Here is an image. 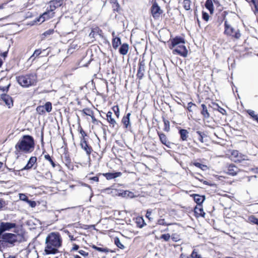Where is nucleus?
Segmentation results:
<instances>
[{
	"label": "nucleus",
	"instance_id": "338daca9",
	"mask_svg": "<svg viewBox=\"0 0 258 258\" xmlns=\"http://www.w3.org/2000/svg\"><path fill=\"white\" fill-rule=\"evenodd\" d=\"M8 53V51H5V52L1 53V55L5 58L7 56Z\"/></svg>",
	"mask_w": 258,
	"mask_h": 258
},
{
	"label": "nucleus",
	"instance_id": "49530a36",
	"mask_svg": "<svg viewBox=\"0 0 258 258\" xmlns=\"http://www.w3.org/2000/svg\"><path fill=\"white\" fill-rule=\"evenodd\" d=\"M36 111L40 114H43L44 113H45L44 107L42 105L37 106V107L36 108Z\"/></svg>",
	"mask_w": 258,
	"mask_h": 258
},
{
	"label": "nucleus",
	"instance_id": "4d7b16f0",
	"mask_svg": "<svg viewBox=\"0 0 258 258\" xmlns=\"http://www.w3.org/2000/svg\"><path fill=\"white\" fill-rule=\"evenodd\" d=\"M192 106H196V105L195 104V103H193L192 102H190L188 103L187 104V109L188 110V111L189 112H192V110L191 109V107Z\"/></svg>",
	"mask_w": 258,
	"mask_h": 258
},
{
	"label": "nucleus",
	"instance_id": "f257e3e1",
	"mask_svg": "<svg viewBox=\"0 0 258 258\" xmlns=\"http://www.w3.org/2000/svg\"><path fill=\"white\" fill-rule=\"evenodd\" d=\"M17 227L15 223L1 222L0 223V251L8 248L14 247L19 242V235L12 233L6 232Z\"/></svg>",
	"mask_w": 258,
	"mask_h": 258
},
{
	"label": "nucleus",
	"instance_id": "8fccbe9b",
	"mask_svg": "<svg viewBox=\"0 0 258 258\" xmlns=\"http://www.w3.org/2000/svg\"><path fill=\"white\" fill-rule=\"evenodd\" d=\"M190 175H191L192 176L194 177L196 179H198V180H199V181H200L201 182V181H203V179H201V178H200V177H199V176H201V177H203V176H202L201 174H199V173H195V174H194V173H190Z\"/></svg>",
	"mask_w": 258,
	"mask_h": 258
},
{
	"label": "nucleus",
	"instance_id": "c756f323",
	"mask_svg": "<svg viewBox=\"0 0 258 258\" xmlns=\"http://www.w3.org/2000/svg\"><path fill=\"white\" fill-rule=\"evenodd\" d=\"M213 105L214 109L215 110H217L219 112H220L223 115H225L226 114V111L224 108L220 107L218 104L214 103H213Z\"/></svg>",
	"mask_w": 258,
	"mask_h": 258
},
{
	"label": "nucleus",
	"instance_id": "0eeeda50",
	"mask_svg": "<svg viewBox=\"0 0 258 258\" xmlns=\"http://www.w3.org/2000/svg\"><path fill=\"white\" fill-rule=\"evenodd\" d=\"M105 190L106 191L108 194H111L112 196H120L124 198H133L135 196L134 194L128 190H120L118 191L116 189H111L110 188H107L105 189Z\"/></svg>",
	"mask_w": 258,
	"mask_h": 258
},
{
	"label": "nucleus",
	"instance_id": "c03bdc74",
	"mask_svg": "<svg viewBox=\"0 0 258 258\" xmlns=\"http://www.w3.org/2000/svg\"><path fill=\"white\" fill-rule=\"evenodd\" d=\"M11 86V84L9 83L6 86H0V90L3 92V93H6L8 92L9 90L10 87Z\"/></svg>",
	"mask_w": 258,
	"mask_h": 258
},
{
	"label": "nucleus",
	"instance_id": "bf43d9fd",
	"mask_svg": "<svg viewBox=\"0 0 258 258\" xmlns=\"http://www.w3.org/2000/svg\"><path fill=\"white\" fill-rule=\"evenodd\" d=\"M101 174H102L101 173H98V174L97 176L90 177V180H92L93 181L98 182L99 181L98 176L101 175Z\"/></svg>",
	"mask_w": 258,
	"mask_h": 258
},
{
	"label": "nucleus",
	"instance_id": "f3484780",
	"mask_svg": "<svg viewBox=\"0 0 258 258\" xmlns=\"http://www.w3.org/2000/svg\"><path fill=\"white\" fill-rule=\"evenodd\" d=\"M239 171V169L234 164H230L227 168L226 173L230 175H236Z\"/></svg>",
	"mask_w": 258,
	"mask_h": 258
},
{
	"label": "nucleus",
	"instance_id": "9b49d317",
	"mask_svg": "<svg viewBox=\"0 0 258 258\" xmlns=\"http://www.w3.org/2000/svg\"><path fill=\"white\" fill-rule=\"evenodd\" d=\"M0 99L5 102L8 108H11L13 106V99L9 95L2 93L1 94Z\"/></svg>",
	"mask_w": 258,
	"mask_h": 258
},
{
	"label": "nucleus",
	"instance_id": "680f3d73",
	"mask_svg": "<svg viewBox=\"0 0 258 258\" xmlns=\"http://www.w3.org/2000/svg\"><path fill=\"white\" fill-rule=\"evenodd\" d=\"M79 247H79V246L78 245H77V244H76L74 243V244H73V247L72 248V249H71V251H76V250H78V249H79Z\"/></svg>",
	"mask_w": 258,
	"mask_h": 258
},
{
	"label": "nucleus",
	"instance_id": "bb28decb",
	"mask_svg": "<svg viewBox=\"0 0 258 258\" xmlns=\"http://www.w3.org/2000/svg\"><path fill=\"white\" fill-rule=\"evenodd\" d=\"M112 43L113 48L115 49H116L119 45L121 44L120 38L118 37L113 38L112 39Z\"/></svg>",
	"mask_w": 258,
	"mask_h": 258
},
{
	"label": "nucleus",
	"instance_id": "473e14b6",
	"mask_svg": "<svg viewBox=\"0 0 258 258\" xmlns=\"http://www.w3.org/2000/svg\"><path fill=\"white\" fill-rule=\"evenodd\" d=\"M192 164L196 167L200 168L203 171H205L208 168L207 165L202 164L199 162H195L192 163Z\"/></svg>",
	"mask_w": 258,
	"mask_h": 258
},
{
	"label": "nucleus",
	"instance_id": "5701e85b",
	"mask_svg": "<svg viewBox=\"0 0 258 258\" xmlns=\"http://www.w3.org/2000/svg\"><path fill=\"white\" fill-rule=\"evenodd\" d=\"M178 132L181 140L183 141H187V139L188 137V132L185 129L180 128Z\"/></svg>",
	"mask_w": 258,
	"mask_h": 258
},
{
	"label": "nucleus",
	"instance_id": "7ed1b4c3",
	"mask_svg": "<svg viewBox=\"0 0 258 258\" xmlns=\"http://www.w3.org/2000/svg\"><path fill=\"white\" fill-rule=\"evenodd\" d=\"M35 148V141L32 136L24 135L15 145V154L18 155L20 153L28 154L32 152Z\"/></svg>",
	"mask_w": 258,
	"mask_h": 258
},
{
	"label": "nucleus",
	"instance_id": "a211bd4d",
	"mask_svg": "<svg viewBox=\"0 0 258 258\" xmlns=\"http://www.w3.org/2000/svg\"><path fill=\"white\" fill-rule=\"evenodd\" d=\"M102 174L105 176L107 180H111L120 176L122 173L120 172H115L102 173Z\"/></svg>",
	"mask_w": 258,
	"mask_h": 258
},
{
	"label": "nucleus",
	"instance_id": "20e7f679",
	"mask_svg": "<svg viewBox=\"0 0 258 258\" xmlns=\"http://www.w3.org/2000/svg\"><path fill=\"white\" fill-rule=\"evenodd\" d=\"M63 0H52L49 2V6L47 7L46 11L44 12L38 19V22H43L45 20L52 18L53 16V11L58 7H60L63 4Z\"/></svg>",
	"mask_w": 258,
	"mask_h": 258
},
{
	"label": "nucleus",
	"instance_id": "79ce46f5",
	"mask_svg": "<svg viewBox=\"0 0 258 258\" xmlns=\"http://www.w3.org/2000/svg\"><path fill=\"white\" fill-rule=\"evenodd\" d=\"M78 130L79 131V133L81 135V139H86L85 137L87 136V134L85 133V132L83 130L82 127H81V125L79 124L78 126Z\"/></svg>",
	"mask_w": 258,
	"mask_h": 258
},
{
	"label": "nucleus",
	"instance_id": "412c9836",
	"mask_svg": "<svg viewBox=\"0 0 258 258\" xmlns=\"http://www.w3.org/2000/svg\"><path fill=\"white\" fill-rule=\"evenodd\" d=\"M131 113H128L125 116H124L122 119L121 122L123 124L125 128H127L130 126V116Z\"/></svg>",
	"mask_w": 258,
	"mask_h": 258
},
{
	"label": "nucleus",
	"instance_id": "13d9d810",
	"mask_svg": "<svg viewBox=\"0 0 258 258\" xmlns=\"http://www.w3.org/2000/svg\"><path fill=\"white\" fill-rule=\"evenodd\" d=\"M159 225H168V224H167L165 221V220L164 219H160L158 220V223H157Z\"/></svg>",
	"mask_w": 258,
	"mask_h": 258
},
{
	"label": "nucleus",
	"instance_id": "aec40b11",
	"mask_svg": "<svg viewBox=\"0 0 258 258\" xmlns=\"http://www.w3.org/2000/svg\"><path fill=\"white\" fill-rule=\"evenodd\" d=\"M194 212L197 216L205 217L206 214L204 212L202 205H197L194 209Z\"/></svg>",
	"mask_w": 258,
	"mask_h": 258
},
{
	"label": "nucleus",
	"instance_id": "39448f33",
	"mask_svg": "<svg viewBox=\"0 0 258 258\" xmlns=\"http://www.w3.org/2000/svg\"><path fill=\"white\" fill-rule=\"evenodd\" d=\"M224 34L231 37L232 38L238 40L241 37L240 31L238 28L232 27L228 22L227 20L224 19Z\"/></svg>",
	"mask_w": 258,
	"mask_h": 258
},
{
	"label": "nucleus",
	"instance_id": "2eb2a0df",
	"mask_svg": "<svg viewBox=\"0 0 258 258\" xmlns=\"http://www.w3.org/2000/svg\"><path fill=\"white\" fill-rule=\"evenodd\" d=\"M37 159L35 156L31 157L28 160L27 164L25 166V167L22 169L23 170H30L33 168V167L36 165L34 169L36 168L37 166Z\"/></svg>",
	"mask_w": 258,
	"mask_h": 258
},
{
	"label": "nucleus",
	"instance_id": "864d4df0",
	"mask_svg": "<svg viewBox=\"0 0 258 258\" xmlns=\"http://www.w3.org/2000/svg\"><path fill=\"white\" fill-rule=\"evenodd\" d=\"M202 18L206 21H208L209 19V14L205 12H202Z\"/></svg>",
	"mask_w": 258,
	"mask_h": 258
},
{
	"label": "nucleus",
	"instance_id": "3c124183",
	"mask_svg": "<svg viewBox=\"0 0 258 258\" xmlns=\"http://www.w3.org/2000/svg\"><path fill=\"white\" fill-rule=\"evenodd\" d=\"M84 114L86 115L91 116V114H93V111L90 109H85L83 110Z\"/></svg>",
	"mask_w": 258,
	"mask_h": 258
},
{
	"label": "nucleus",
	"instance_id": "a18cd8bd",
	"mask_svg": "<svg viewBox=\"0 0 258 258\" xmlns=\"http://www.w3.org/2000/svg\"><path fill=\"white\" fill-rule=\"evenodd\" d=\"M113 111H114L115 115L117 118L119 116V108L118 105L114 106L112 108Z\"/></svg>",
	"mask_w": 258,
	"mask_h": 258
},
{
	"label": "nucleus",
	"instance_id": "b1692460",
	"mask_svg": "<svg viewBox=\"0 0 258 258\" xmlns=\"http://www.w3.org/2000/svg\"><path fill=\"white\" fill-rule=\"evenodd\" d=\"M129 45L127 43H123L119 48V52L122 55H125L128 52Z\"/></svg>",
	"mask_w": 258,
	"mask_h": 258
},
{
	"label": "nucleus",
	"instance_id": "dca6fc26",
	"mask_svg": "<svg viewBox=\"0 0 258 258\" xmlns=\"http://www.w3.org/2000/svg\"><path fill=\"white\" fill-rule=\"evenodd\" d=\"M213 3L217 5H220L218 0H207L205 4L206 8L209 11L211 14H212L214 12Z\"/></svg>",
	"mask_w": 258,
	"mask_h": 258
},
{
	"label": "nucleus",
	"instance_id": "a878e982",
	"mask_svg": "<svg viewBox=\"0 0 258 258\" xmlns=\"http://www.w3.org/2000/svg\"><path fill=\"white\" fill-rule=\"evenodd\" d=\"M135 222L137 226L139 228H142L146 224L144 219L142 217H137L135 219Z\"/></svg>",
	"mask_w": 258,
	"mask_h": 258
},
{
	"label": "nucleus",
	"instance_id": "1a4fd4ad",
	"mask_svg": "<svg viewBox=\"0 0 258 258\" xmlns=\"http://www.w3.org/2000/svg\"><path fill=\"white\" fill-rule=\"evenodd\" d=\"M172 52L174 54H177L180 56L185 57L187 55L188 50L184 44H182L180 45H178L173 49Z\"/></svg>",
	"mask_w": 258,
	"mask_h": 258
},
{
	"label": "nucleus",
	"instance_id": "774afa93",
	"mask_svg": "<svg viewBox=\"0 0 258 258\" xmlns=\"http://www.w3.org/2000/svg\"><path fill=\"white\" fill-rule=\"evenodd\" d=\"M92 118V122L95 123L97 121V120L95 118L93 114H91V116H90Z\"/></svg>",
	"mask_w": 258,
	"mask_h": 258
},
{
	"label": "nucleus",
	"instance_id": "052dcab7",
	"mask_svg": "<svg viewBox=\"0 0 258 258\" xmlns=\"http://www.w3.org/2000/svg\"><path fill=\"white\" fill-rule=\"evenodd\" d=\"M78 252L82 256H87L89 255V253L87 252H86L85 251L83 250H79L78 251Z\"/></svg>",
	"mask_w": 258,
	"mask_h": 258
},
{
	"label": "nucleus",
	"instance_id": "6ab92c4d",
	"mask_svg": "<svg viewBox=\"0 0 258 258\" xmlns=\"http://www.w3.org/2000/svg\"><path fill=\"white\" fill-rule=\"evenodd\" d=\"M192 196L194 198V201L197 204V205H202L206 199V197L205 196L194 194Z\"/></svg>",
	"mask_w": 258,
	"mask_h": 258
},
{
	"label": "nucleus",
	"instance_id": "4c0bfd02",
	"mask_svg": "<svg viewBox=\"0 0 258 258\" xmlns=\"http://www.w3.org/2000/svg\"><path fill=\"white\" fill-rule=\"evenodd\" d=\"M164 124V127L163 128L164 131L167 132H168L170 131V122L168 120L165 119L164 118H163Z\"/></svg>",
	"mask_w": 258,
	"mask_h": 258
},
{
	"label": "nucleus",
	"instance_id": "09e8293b",
	"mask_svg": "<svg viewBox=\"0 0 258 258\" xmlns=\"http://www.w3.org/2000/svg\"><path fill=\"white\" fill-rule=\"evenodd\" d=\"M19 198L21 200L26 202L29 200L27 196L24 194H19Z\"/></svg>",
	"mask_w": 258,
	"mask_h": 258
},
{
	"label": "nucleus",
	"instance_id": "72a5a7b5",
	"mask_svg": "<svg viewBox=\"0 0 258 258\" xmlns=\"http://www.w3.org/2000/svg\"><path fill=\"white\" fill-rule=\"evenodd\" d=\"M91 247L94 249L95 250L98 251H99V252H108L109 251L108 250V249L107 248H102V247H98L95 245H92L91 246Z\"/></svg>",
	"mask_w": 258,
	"mask_h": 258
},
{
	"label": "nucleus",
	"instance_id": "de8ad7c7",
	"mask_svg": "<svg viewBox=\"0 0 258 258\" xmlns=\"http://www.w3.org/2000/svg\"><path fill=\"white\" fill-rule=\"evenodd\" d=\"M170 238V235L169 233L162 234L160 236L161 239H163L166 241H168Z\"/></svg>",
	"mask_w": 258,
	"mask_h": 258
},
{
	"label": "nucleus",
	"instance_id": "ddd939ff",
	"mask_svg": "<svg viewBox=\"0 0 258 258\" xmlns=\"http://www.w3.org/2000/svg\"><path fill=\"white\" fill-rule=\"evenodd\" d=\"M160 141L163 145H165L169 148H172V146L174 145V144L168 141L166 136L162 133L158 132Z\"/></svg>",
	"mask_w": 258,
	"mask_h": 258
},
{
	"label": "nucleus",
	"instance_id": "423d86ee",
	"mask_svg": "<svg viewBox=\"0 0 258 258\" xmlns=\"http://www.w3.org/2000/svg\"><path fill=\"white\" fill-rule=\"evenodd\" d=\"M19 84L24 87L35 85L37 76L35 74H30L25 76H19L17 78Z\"/></svg>",
	"mask_w": 258,
	"mask_h": 258
},
{
	"label": "nucleus",
	"instance_id": "f03ea898",
	"mask_svg": "<svg viewBox=\"0 0 258 258\" xmlns=\"http://www.w3.org/2000/svg\"><path fill=\"white\" fill-rule=\"evenodd\" d=\"M44 252L47 255L55 254L59 252L58 248L61 246L62 239L58 232H51L46 237Z\"/></svg>",
	"mask_w": 258,
	"mask_h": 258
},
{
	"label": "nucleus",
	"instance_id": "f8f14e48",
	"mask_svg": "<svg viewBox=\"0 0 258 258\" xmlns=\"http://www.w3.org/2000/svg\"><path fill=\"white\" fill-rule=\"evenodd\" d=\"M80 146L81 148L86 152L87 155L90 156L91 153L93 151V149L90 146L86 140V139H81L80 141Z\"/></svg>",
	"mask_w": 258,
	"mask_h": 258
},
{
	"label": "nucleus",
	"instance_id": "6e6d98bb",
	"mask_svg": "<svg viewBox=\"0 0 258 258\" xmlns=\"http://www.w3.org/2000/svg\"><path fill=\"white\" fill-rule=\"evenodd\" d=\"M27 203L32 208H34L36 206V203L35 201H31V200H28V201H27Z\"/></svg>",
	"mask_w": 258,
	"mask_h": 258
},
{
	"label": "nucleus",
	"instance_id": "6e6552de",
	"mask_svg": "<svg viewBox=\"0 0 258 258\" xmlns=\"http://www.w3.org/2000/svg\"><path fill=\"white\" fill-rule=\"evenodd\" d=\"M151 11L152 15L155 19H159L160 15L163 13V11L156 2L153 4L151 8Z\"/></svg>",
	"mask_w": 258,
	"mask_h": 258
},
{
	"label": "nucleus",
	"instance_id": "7c9ffc66",
	"mask_svg": "<svg viewBox=\"0 0 258 258\" xmlns=\"http://www.w3.org/2000/svg\"><path fill=\"white\" fill-rule=\"evenodd\" d=\"M255 234L251 232H245L242 234V237L243 238L251 240L254 239Z\"/></svg>",
	"mask_w": 258,
	"mask_h": 258
},
{
	"label": "nucleus",
	"instance_id": "ea45409f",
	"mask_svg": "<svg viewBox=\"0 0 258 258\" xmlns=\"http://www.w3.org/2000/svg\"><path fill=\"white\" fill-rule=\"evenodd\" d=\"M190 256L191 258H203L202 255L198 252L196 249L192 250Z\"/></svg>",
	"mask_w": 258,
	"mask_h": 258
},
{
	"label": "nucleus",
	"instance_id": "603ef678",
	"mask_svg": "<svg viewBox=\"0 0 258 258\" xmlns=\"http://www.w3.org/2000/svg\"><path fill=\"white\" fill-rule=\"evenodd\" d=\"M246 112L252 119L257 115L255 114V112L253 110L251 109L247 110Z\"/></svg>",
	"mask_w": 258,
	"mask_h": 258
},
{
	"label": "nucleus",
	"instance_id": "0e129e2a",
	"mask_svg": "<svg viewBox=\"0 0 258 258\" xmlns=\"http://www.w3.org/2000/svg\"><path fill=\"white\" fill-rule=\"evenodd\" d=\"M6 205V202L3 199H0V209Z\"/></svg>",
	"mask_w": 258,
	"mask_h": 258
},
{
	"label": "nucleus",
	"instance_id": "2f4dec72",
	"mask_svg": "<svg viewBox=\"0 0 258 258\" xmlns=\"http://www.w3.org/2000/svg\"><path fill=\"white\" fill-rule=\"evenodd\" d=\"M114 242L118 248L121 249H123L124 248V246L120 242V240L118 237H115L114 238Z\"/></svg>",
	"mask_w": 258,
	"mask_h": 258
},
{
	"label": "nucleus",
	"instance_id": "69168bd1",
	"mask_svg": "<svg viewBox=\"0 0 258 258\" xmlns=\"http://www.w3.org/2000/svg\"><path fill=\"white\" fill-rule=\"evenodd\" d=\"M53 30H48V31H46V32H45L44 33H43V35H45V36H46L47 35H49L50 34H51L52 32H53Z\"/></svg>",
	"mask_w": 258,
	"mask_h": 258
},
{
	"label": "nucleus",
	"instance_id": "e2e57ef3",
	"mask_svg": "<svg viewBox=\"0 0 258 258\" xmlns=\"http://www.w3.org/2000/svg\"><path fill=\"white\" fill-rule=\"evenodd\" d=\"M202 182H203L204 184H205L206 185H210L211 186H213L215 185V184L213 183L212 182H208L207 181H206V180H204L203 179V181Z\"/></svg>",
	"mask_w": 258,
	"mask_h": 258
},
{
	"label": "nucleus",
	"instance_id": "5fc2aeb1",
	"mask_svg": "<svg viewBox=\"0 0 258 258\" xmlns=\"http://www.w3.org/2000/svg\"><path fill=\"white\" fill-rule=\"evenodd\" d=\"M119 9V5L118 3L116 1L113 6V10L114 11L118 12Z\"/></svg>",
	"mask_w": 258,
	"mask_h": 258
},
{
	"label": "nucleus",
	"instance_id": "4be33fe9",
	"mask_svg": "<svg viewBox=\"0 0 258 258\" xmlns=\"http://www.w3.org/2000/svg\"><path fill=\"white\" fill-rule=\"evenodd\" d=\"M112 113L110 111H109L106 113V119L107 120L108 122L112 125L113 127H114L116 125H117V123L115 119L112 118Z\"/></svg>",
	"mask_w": 258,
	"mask_h": 258
},
{
	"label": "nucleus",
	"instance_id": "58836bf2",
	"mask_svg": "<svg viewBox=\"0 0 258 258\" xmlns=\"http://www.w3.org/2000/svg\"><path fill=\"white\" fill-rule=\"evenodd\" d=\"M248 221L258 226V218L253 215L250 216L248 218Z\"/></svg>",
	"mask_w": 258,
	"mask_h": 258
},
{
	"label": "nucleus",
	"instance_id": "37998d69",
	"mask_svg": "<svg viewBox=\"0 0 258 258\" xmlns=\"http://www.w3.org/2000/svg\"><path fill=\"white\" fill-rule=\"evenodd\" d=\"M42 52V51L40 49H36L34 51L33 54L30 57V59L34 57L33 60L38 56H39Z\"/></svg>",
	"mask_w": 258,
	"mask_h": 258
},
{
	"label": "nucleus",
	"instance_id": "9d476101",
	"mask_svg": "<svg viewBox=\"0 0 258 258\" xmlns=\"http://www.w3.org/2000/svg\"><path fill=\"white\" fill-rule=\"evenodd\" d=\"M170 44L169 47L170 49H173L178 45L185 43V39L180 36H176L175 38L170 39Z\"/></svg>",
	"mask_w": 258,
	"mask_h": 258
},
{
	"label": "nucleus",
	"instance_id": "f704fd0d",
	"mask_svg": "<svg viewBox=\"0 0 258 258\" xmlns=\"http://www.w3.org/2000/svg\"><path fill=\"white\" fill-rule=\"evenodd\" d=\"M196 134L198 135V140L201 142L204 143V138L207 137L206 135L201 131H197Z\"/></svg>",
	"mask_w": 258,
	"mask_h": 258
},
{
	"label": "nucleus",
	"instance_id": "a19ab883",
	"mask_svg": "<svg viewBox=\"0 0 258 258\" xmlns=\"http://www.w3.org/2000/svg\"><path fill=\"white\" fill-rule=\"evenodd\" d=\"M183 4V7L185 10L188 11L190 10V1L189 0H184Z\"/></svg>",
	"mask_w": 258,
	"mask_h": 258
},
{
	"label": "nucleus",
	"instance_id": "e433bc0d",
	"mask_svg": "<svg viewBox=\"0 0 258 258\" xmlns=\"http://www.w3.org/2000/svg\"><path fill=\"white\" fill-rule=\"evenodd\" d=\"M44 159L47 161H48L51 164V165H52V166L54 168L56 166V164L55 163V162L53 161L51 157L49 155V154H46L44 155Z\"/></svg>",
	"mask_w": 258,
	"mask_h": 258
},
{
	"label": "nucleus",
	"instance_id": "c85d7f7f",
	"mask_svg": "<svg viewBox=\"0 0 258 258\" xmlns=\"http://www.w3.org/2000/svg\"><path fill=\"white\" fill-rule=\"evenodd\" d=\"M248 3H251L254 6V14L255 15H258V0H246Z\"/></svg>",
	"mask_w": 258,
	"mask_h": 258
},
{
	"label": "nucleus",
	"instance_id": "c9c22d12",
	"mask_svg": "<svg viewBox=\"0 0 258 258\" xmlns=\"http://www.w3.org/2000/svg\"><path fill=\"white\" fill-rule=\"evenodd\" d=\"M44 107V110H45L47 112H50L52 110V104L50 102H47L45 103L44 105L43 106Z\"/></svg>",
	"mask_w": 258,
	"mask_h": 258
},
{
	"label": "nucleus",
	"instance_id": "393cba45",
	"mask_svg": "<svg viewBox=\"0 0 258 258\" xmlns=\"http://www.w3.org/2000/svg\"><path fill=\"white\" fill-rule=\"evenodd\" d=\"M201 107L202 109L201 111V114L203 116L204 118H208L210 117V114L208 112L207 107L204 104H202L201 105Z\"/></svg>",
	"mask_w": 258,
	"mask_h": 258
},
{
	"label": "nucleus",
	"instance_id": "cd10ccee",
	"mask_svg": "<svg viewBox=\"0 0 258 258\" xmlns=\"http://www.w3.org/2000/svg\"><path fill=\"white\" fill-rule=\"evenodd\" d=\"M63 162L65 164V165L69 168H70L71 164V159L67 153L64 154V156L63 158Z\"/></svg>",
	"mask_w": 258,
	"mask_h": 258
},
{
	"label": "nucleus",
	"instance_id": "4468645a",
	"mask_svg": "<svg viewBox=\"0 0 258 258\" xmlns=\"http://www.w3.org/2000/svg\"><path fill=\"white\" fill-rule=\"evenodd\" d=\"M145 71V62L144 59L140 60L139 67L137 74V77L139 80H141L144 75V72Z\"/></svg>",
	"mask_w": 258,
	"mask_h": 258
}]
</instances>
